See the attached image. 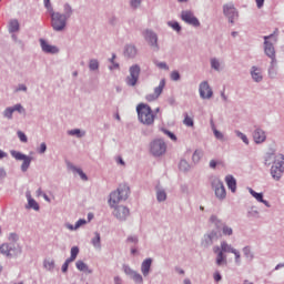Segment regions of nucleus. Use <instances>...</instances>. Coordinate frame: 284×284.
I'll list each match as a JSON object with an SVG mask.
<instances>
[{"instance_id":"1","label":"nucleus","mask_w":284,"mask_h":284,"mask_svg":"<svg viewBox=\"0 0 284 284\" xmlns=\"http://www.w3.org/2000/svg\"><path fill=\"white\" fill-rule=\"evenodd\" d=\"M8 241L10 243H3L0 245V254L7 256V258H17L23 254V247L21 245H17V241H19V234L9 233Z\"/></svg>"},{"instance_id":"2","label":"nucleus","mask_w":284,"mask_h":284,"mask_svg":"<svg viewBox=\"0 0 284 284\" xmlns=\"http://www.w3.org/2000/svg\"><path fill=\"white\" fill-rule=\"evenodd\" d=\"M130 196V186L126 184H120L115 191H112L109 195L110 207H115L121 201H126Z\"/></svg>"},{"instance_id":"3","label":"nucleus","mask_w":284,"mask_h":284,"mask_svg":"<svg viewBox=\"0 0 284 284\" xmlns=\"http://www.w3.org/2000/svg\"><path fill=\"white\" fill-rule=\"evenodd\" d=\"M138 119L143 125H154L156 115L152 112V108L145 103H140L136 106Z\"/></svg>"},{"instance_id":"4","label":"nucleus","mask_w":284,"mask_h":284,"mask_svg":"<svg viewBox=\"0 0 284 284\" xmlns=\"http://www.w3.org/2000/svg\"><path fill=\"white\" fill-rule=\"evenodd\" d=\"M51 18V28L54 32H63L68 28V21L62 14L61 11H51L49 13Z\"/></svg>"},{"instance_id":"5","label":"nucleus","mask_w":284,"mask_h":284,"mask_svg":"<svg viewBox=\"0 0 284 284\" xmlns=\"http://www.w3.org/2000/svg\"><path fill=\"white\" fill-rule=\"evenodd\" d=\"M211 187L219 201H225L227 199V191L225 190V184L217 176H211L210 179Z\"/></svg>"},{"instance_id":"6","label":"nucleus","mask_w":284,"mask_h":284,"mask_svg":"<svg viewBox=\"0 0 284 284\" xmlns=\"http://www.w3.org/2000/svg\"><path fill=\"white\" fill-rule=\"evenodd\" d=\"M264 54L268 57V59H276V49L274 48V43L278 41V38H276V31L274 33H271L270 36H264Z\"/></svg>"},{"instance_id":"7","label":"nucleus","mask_w":284,"mask_h":284,"mask_svg":"<svg viewBox=\"0 0 284 284\" xmlns=\"http://www.w3.org/2000/svg\"><path fill=\"white\" fill-rule=\"evenodd\" d=\"M284 155L277 154L275 156L274 163L271 168V176L274 179V181H281L284 173Z\"/></svg>"},{"instance_id":"8","label":"nucleus","mask_w":284,"mask_h":284,"mask_svg":"<svg viewBox=\"0 0 284 284\" xmlns=\"http://www.w3.org/2000/svg\"><path fill=\"white\" fill-rule=\"evenodd\" d=\"M222 9L223 14L227 19L229 23L234 26V23L239 21V9H236V7H234L232 3L223 4Z\"/></svg>"},{"instance_id":"9","label":"nucleus","mask_w":284,"mask_h":284,"mask_svg":"<svg viewBox=\"0 0 284 284\" xmlns=\"http://www.w3.org/2000/svg\"><path fill=\"white\" fill-rule=\"evenodd\" d=\"M150 152L153 156H163V154L168 152V144L161 139L153 140L150 143Z\"/></svg>"},{"instance_id":"10","label":"nucleus","mask_w":284,"mask_h":284,"mask_svg":"<svg viewBox=\"0 0 284 284\" xmlns=\"http://www.w3.org/2000/svg\"><path fill=\"white\" fill-rule=\"evenodd\" d=\"M139 77H141V67L139 64L130 67L129 75L125 79L126 85L134 88L139 83Z\"/></svg>"},{"instance_id":"11","label":"nucleus","mask_w":284,"mask_h":284,"mask_svg":"<svg viewBox=\"0 0 284 284\" xmlns=\"http://www.w3.org/2000/svg\"><path fill=\"white\" fill-rule=\"evenodd\" d=\"M10 154L16 161H23L21 164V172H26L27 170H30V165L32 163V156L26 155L19 151L11 150Z\"/></svg>"},{"instance_id":"12","label":"nucleus","mask_w":284,"mask_h":284,"mask_svg":"<svg viewBox=\"0 0 284 284\" xmlns=\"http://www.w3.org/2000/svg\"><path fill=\"white\" fill-rule=\"evenodd\" d=\"M181 19L184 21V23H187V26H192L193 28H200L201 21H199V18L194 16V12L191 10H184L181 12Z\"/></svg>"},{"instance_id":"13","label":"nucleus","mask_w":284,"mask_h":284,"mask_svg":"<svg viewBox=\"0 0 284 284\" xmlns=\"http://www.w3.org/2000/svg\"><path fill=\"white\" fill-rule=\"evenodd\" d=\"M14 112H18V114H26V108L22 106L21 103H17L13 106H8L2 112V116L4 119H8L9 121H12Z\"/></svg>"},{"instance_id":"14","label":"nucleus","mask_w":284,"mask_h":284,"mask_svg":"<svg viewBox=\"0 0 284 284\" xmlns=\"http://www.w3.org/2000/svg\"><path fill=\"white\" fill-rule=\"evenodd\" d=\"M143 37H144L145 41L149 43V45H151V48H153V50L159 52V36L156 34V32H154L150 29H146L143 32Z\"/></svg>"},{"instance_id":"15","label":"nucleus","mask_w":284,"mask_h":284,"mask_svg":"<svg viewBox=\"0 0 284 284\" xmlns=\"http://www.w3.org/2000/svg\"><path fill=\"white\" fill-rule=\"evenodd\" d=\"M123 272L126 276H129L135 284H143V275L141 273L134 271L130 265H123Z\"/></svg>"},{"instance_id":"16","label":"nucleus","mask_w":284,"mask_h":284,"mask_svg":"<svg viewBox=\"0 0 284 284\" xmlns=\"http://www.w3.org/2000/svg\"><path fill=\"white\" fill-rule=\"evenodd\" d=\"M163 90H165V79H162L158 87L154 88L153 93H149L145 95L146 101L152 103V101H156L161 94H163Z\"/></svg>"},{"instance_id":"17","label":"nucleus","mask_w":284,"mask_h":284,"mask_svg":"<svg viewBox=\"0 0 284 284\" xmlns=\"http://www.w3.org/2000/svg\"><path fill=\"white\" fill-rule=\"evenodd\" d=\"M199 92L200 97L202 99H212L214 97V91H212V87H210V82L207 81H202L199 85Z\"/></svg>"},{"instance_id":"18","label":"nucleus","mask_w":284,"mask_h":284,"mask_svg":"<svg viewBox=\"0 0 284 284\" xmlns=\"http://www.w3.org/2000/svg\"><path fill=\"white\" fill-rule=\"evenodd\" d=\"M113 209V216H115L118 221H128V216H130V209H128V206L118 205Z\"/></svg>"},{"instance_id":"19","label":"nucleus","mask_w":284,"mask_h":284,"mask_svg":"<svg viewBox=\"0 0 284 284\" xmlns=\"http://www.w3.org/2000/svg\"><path fill=\"white\" fill-rule=\"evenodd\" d=\"M214 241H219V232L215 230L204 234L202 239V247H211V245H214Z\"/></svg>"},{"instance_id":"20","label":"nucleus","mask_w":284,"mask_h":284,"mask_svg":"<svg viewBox=\"0 0 284 284\" xmlns=\"http://www.w3.org/2000/svg\"><path fill=\"white\" fill-rule=\"evenodd\" d=\"M39 42H40L41 50L42 52H44V54H59L60 52L59 47L50 44V42H48L43 38H41Z\"/></svg>"},{"instance_id":"21","label":"nucleus","mask_w":284,"mask_h":284,"mask_svg":"<svg viewBox=\"0 0 284 284\" xmlns=\"http://www.w3.org/2000/svg\"><path fill=\"white\" fill-rule=\"evenodd\" d=\"M213 252L214 254H216L215 264L219 267H223V265H227V255H225V253L221 251V246H214Z\"/></svg>"},{"instance_id":"22","label":"nucleus","mask_w":284,"mask_h":284,"mask_svg":"<svg viewBox=\"0 0 284 284\" xmlns=\"http://www.w3.org/2000/svg\"><path fill=\"white\" fill-rule=\"evenodd\" d=\"M253 140L254 143L261 145V143H265V141H267V134L265 133V131H263V129L257 126L253 131Z\"/></svg>"},{"instance_id":"23","label":"nucleus","mask_w":284,"mask_h":284,"mask_svg":"<svg viewBox=\"0 0 284 284\" xmlns=\"http://www.w3.org/2000/svg\"><path fill=\"white\" fill-rule=\"evenodd\" d=\"M250 74H251V79L255 82V83H261V81H263V69L253 65L250 70Z\"/></svg>"},{"instance_id":"24","label":"nucleus","mask_w":284,"mask_h":284,"mask_svg":"<svg viewBox=\"0 0 284 284\" xmlns=\"http://www.w3.org/2000/svg\"><path fill=\"white\" fill-rule=\"evenodd\" d=\"M267 74L271 79H276L278 77V60L271 59L268 69H267Z\"/></svg>"},{"instance_id":"25","label":"nucleus","mask_w":284,"mask_h":284,"mask_svg":"<svg viewBox=\"0 0 284 284\" xmlns=\"http://www.w3.org/2000/svg\"><path fill=\"white\" fill-rule=\"evenodd\" d=\"M152 263L153 260L151 257L145 258L141 264V273L144 278H148L150 276V272H152Z\"/></svg>"},{"instance_id":"26","label":"nucleus","mask_w":284,"mask_h":284,"mask_svg":"<svg viewBox=\"0 0 284 284\" xmlns=\"http://www.w3.org/2000/svg\"><path fill=\"white\" fill-rule=\"evenodd\" d=\"M61 16L69 21L72 19V17H74V8L70 4V2H64L62 4Z\"/></svg>"},{"instance_id":"27","label":"nucleus","mask_w":284,"mask_h":284,"mask_svg":"<svg viewBox=\"0 0 284 284\" xmlns=\"http://www.w3.org/2000/svg\"><path fill=\"white\" fill-rule=\"evenodd\" d=\"M210 65L211 70H214L215 72H222V70L225 68V64L219 58H211Z\"/></svg>"},{"instance_id":"28","label":"nucleus","mask_w":284,"mask_h":284,"mask_svg":"<svg viewBox=\"0 0 284 284\" xmlns=\"http://www.w3.org/2000/svg\"><path fill=\"white\" fill-rule=\"evenodd\" d=\"M21 30V24L18 19H11L8 23V32L9 34H17Z\"/></svg>"},{"instance_id":"29","label":"nucleus","mask_w":284,"mask_h":284,"mask_svg":"<svg viewBox=\"0 0 284 284\" xmlns=\"http://www.w3.org/2000/svg\"><path fill=\"white\" fill-rule=\"evenodd\" d=\"M26 197L28 201V204L26 206L27 210H34L36 212H39L40 210L39 203H37L36 199H32V194H30V192H27Z\"/></svg>"},{"instance_id":"30","label":"nucleus","mask_w":284,"mask_h":284,"mask_svg":"<svg viewBox=\"0 0 284 284\" xmlns=\"http://www.w3.org/2000/svg\"><path fill=\"white\" fill-rule=\"evenodd\" d=\"M155 192L158 203H164V201H168V193L165 192V189L156 186Z\"/></svg>"},{"instance_id":"31","label":"nucleus","mask_w":284,"mask_h":284,"mask_svg":"<svg viewBox=\"0 0 284 284\" xmlns=\"http://www.w3.org/2000/svg\"><path fill=\"white\" fill-rule=\"evenodd\" d=\"M225 183L229 190H231V192L234 194L236 192V179L233 178V175H226Z\"/></svg>"},{"instance_id":"32","label":"nucleus","mask_w":284,"mask_h":284,"mask_svg":"<svg viewBox=\"0 0 284 284\" xmlns=\"http://www.w3.org/2000/svg\"><path fill=\"white\" fill-rule=\"evenodd\" d=\"M136 47L134 44H128L124 48V54L125 57H129V59H134L136 57Z\"/></svg>"},{"instance_id":"33","label":"nucleus","mask_w":284,"mask_h":284,"mask_svg":"<svg viewBox=\"0 0 284 284\" xmlns=\"http://www.w3.org/2000/svg\"><path fill=\"white\" fill-rule=\"evenodd\" d=\"M75 267L77 270H79V272H85V274H92V268H90V266H88V264H85L83 261L79 260L75 263Z\"/></svg>"},{"instance_id":"34","label":"nucleus","mask_w":284,"mask_h":284,"mask_svg":"<svg viewBox=\"0 0 284 284\" xmlns=\"http://www.w3.org/2000/svg\"><path fill=\"white\" fill-rule=\"evenodd\" d=\"M236 248L232 246V244H229L227 242L223 241L221 242L220 252L223 254L229 253L232 254Z\"/></svg>"},{"instance_id":"35","label":"nucleus","mask_w":284,"mask_h":284,"mask_svg":"<svg viewBox=\"0 0 284 284\" xmlns=\"http://www.w3.org/2000/svg\"><path fill=\"white\" fill-rule=\"evenodd\" d=\"M209 221L215 225L216 230H222L223 225L225 224V222H223V220L219 219L216 215H211Z\"/></svg>"},{"instance_id":"36","label":"nucleus","mask_w":284,"mask_h":284,"mask_svg":"<svg viewBox=\"0 0 284 284\" xmlns=\"http://www.w3.org/2000/svg\"><path fill=\"white\" fill-rule=\"evenodd\" d=\"M211 129L213 131V134L217 141H225V135L216 129V125L214 124V121L211 120Z\"/></svg>"},{"instance_id":"37","label":"nucleus","mask_w":284,"mask_h":284,"mask_svg":"<svg viewBox=\"0 0 284 284\" xmlns=\"http://www.w3.org/2000/svg\"><path fill=\"white\" fill-rule=\"evenodd\" d=\"M203 150L202 149H197L193 152V155H192V162L196 165L199 163H201V160L203 159Z\"/></svg>"},{"instance_id":"38","label":"nucleus","mask_w":284,"mask_h":284,"mask_svg":"<svg viewBox=\"0 0 284 284\" xmlns=\"http://www.w3.org/2000/svg\"><path fill=\"white\" fill-rule=\"evenodd\" d=\"M68 168H69V170H72L73 172L79 174V176L82 179V181H88V175L85 173H83V170L77 168L74 164H71V163L68 164Z\"/></svg>"},{"instance_id":"39","label":"nucleus","mask_w":284,"mask_h":284,"mask_svg":"<svg viewBox=\"0 0 284 284\" xmlns=\"http://www.w3.org/2000/svg\"><path fill=\"white\" fill-rule=\"evenodd\" d=\"M91 244L95 250H101V233L99 232L94 233V237H92Z\"/></svg>"},{"instance_id":"40","label":"nucleus","mask_w":284,"mask_h":284,"mask_svg":"<svg viewBox=\"0 0 284 284\" xmlns=\"http://www.w3.org/2000/svg\"><path fill=\"white\" fill-rule=\"evenodd\" d=\"M43 267L44 270H47V272H54V267H55L54 260L45 258L43 261Z\"/></svg>"},{"instance_id":"41","label":"nucleus","mask_w":284,"mask_h":284,"mask_svg":"<svg viewBox=\"0 0 284 284\" xmlns=\"http://www.w3.org/2000/svg\"><path fill=\"white\" fill-rule=\"evenodd\" d=\"M69 136H77L78 139H82L85 136V131H81V129H72L68 131Z\"/></svg>"},{"instance_id":"42","label":"nucleus","mask_w":284,"mask_h":284,"mask_svg":"<svg viewBox=\"0 0 284 284\" xmlns=\"http://www.w3.org/2000/svg\"><path fill=\"white\" fill-rule=\"evenodd\" d=\"M114 59H116V53H112V57L109 59V63H111V65H109V70L111 72H113V70H119L120 68L119 63L115 62Z\"/></svg>"},{"instance_id":"43","label":"nucleus","mask_w":284,"mask_h":284,"mask_svg":"<svg viewBox=\"0 0 284 284\" xmlns=\"http://www.w3.org/2000/svg\"><path fill=\"white\" fill-rule=\"evenodd\" d=\"M242 252L247 261H254V253H252V248L250 246H244Z\"/></svg>"},{"instance_id":"44","label":"nucleus","mask_w":284,"mask_h":284,"mask_svg":"<svg viewBox=\"0 0 284 284\" xmlns=\"http://www.w3.org/2000/svg\"><path fill=\"white\" fill-rule=\"evenodd\" d=\"M220 230L223 236H232V234H234V230L227 224H224L223 227Z\"/></svg>"},{"instance_id":"45","label":"nucleus","mask_w":284,"mask_h":284,"mask_svg":"<svg viewBox=\"0 0 284 284\" xmlns=\"http://www.w3.org/2000/svg\"><path fill=\"white\" fill-rule=\"evenodd\" d=\"M248 192L253 199H255L258 203H262L263 201V193H257L252 187H248Z\"/></svg>"},{"instance_id":"46","label":"nucleus","mask_w":284,"mask_h":284,"mask_svg":"<svg viewBox=\"0 0 284 284\" xmlns=\"http://www.w3.org/2000/svg\"><path fill=\"white\" fill-rule=\"evenodd\" d=\"M99 60H97V59H91L90 61H89V70L91 71V72H97V70H99Z\"/></svg>"},{"instance_id":"47","label":"nucleus","mask_w":284,"mask_h":284,"mask_svg":"<svg viewBox=\"0 0 284 284\" xmlns=\"http://www.w3.org/2000/svg\"><path fill=\"white\" fill-rule=\"evenodd\" d=\"M126 243L131 246L139 245V236L138 235H129L126 237Z\"/></svg>"},{"instance_id":"48","label":"nucleus","mask_w":284,"mask_h":284,"mask_svg":"<svg viewBox=\"0 0 284 284\" xmlns=\"http://www.w3.org/2000/svg\"><path fill=\"white\" fill-rule=\"evenodd\" d=\"M77 256H79V246H73L71 247V255L68 260L74 263V261H77Z\"/></svg>"},{"instance_id":"49","label":"nucleus","mask_w":284,"mask_h":284,"mask_svg":"<svg viewBox=\"0 0 284 284\" xmlns=\"http://www.w3.org/2000/svg\"><path fill=\"white\" fill-rule=\"evenodd\" d=\"M235 134H236L237 139H241V141H243V143H245V145H250V139H247V135H245V133L236 130Z\"/></svg>"},{"instance_id":"50","label":"nucleus","mask_w":284,"mask_h":284,"mask_svg":"<svg viewBox=\"0 0 284 284\" xmlns=\"http://www.w3.org/2000/svg\"><path fill=\"white\" fill-rule=\"evenodd\" d=\"M179 169H180L182 172H187V171H190V163L187 162V160H181V161H180V164H179Z\"/></svg>"},{"instance_id":"51","label":"nucleus","mask_w":284,"mask_h":284,"mask_svg":"<svg viewBox=\"0 0 284 284\" xmlns=\"http://www.w3.org/2000/svg\"><path fill=\"white\" fill-rule=\"evenodd\" d=\"M169 28H172L175 32H181V24L178 21H169L168 22Z\"/></svg>"},{"instance_id":"52","label":"nucleus","mask_w":284,"mask_h":284,"mask_svg":"<svg viewBox=\"0 0 284 284\" xmlns=\"http://www.w3.org/2000/svg\"><path fill=\"white\" fill-rule=\"evenodd\" d=\"M153 63L154 65H156V68H159V70H170V67L166 62H160L159 60H154Z\"/></svg>"},{"instance_id":"53","label":"nucleus","mask_w":284,"mask_h":284,"mask_svg":"<svg viewBox=\"0 0 284 284\" xmlns=\"http://www.w3.org/2000/svg\"><path fill=\"white\" fill-rule=\"evenodd\" d=\"M162 132H163V134L169 136V139H171V141H174V142L178 141L176 134L172 133V131L166 130V129H162Z\"/></svg>"},{"instance_id":"54","label":"nucleus","mask_w":284,"mask_h":284,"mask_svg":"<svg viewBox=\"0 0 284 284\" xmlns=\"http://www.w3.org/2000/svg\"><path fill=\"white\" fill-rule=\"evenodd\" d=\"M44 8L48 12V14L52 13L54 11V8L52 7V2L50 0H43Z\"/></svg>"},{"instance_id":"55","label":"nucleus","mask_w":284,"mask_h":284,"mask_svg":"<svg viewBox=\"0 0 284 284\" xmlns=\"http://www.w3.org/2000/svg\"><path fill=\"white\" fill-rule=\"evenodd\" d=\"M184 125H186L187 128H193L194 126V120H192V118H190L187 115V113H185V118L183 121Z\"/></svg>"},{"instance_id":"56","label":"nucleus","mask_w":284,"mask_h":284,"mask_svg":"<svg viewBox=\"0 0 284 284\" xmlns=\"http://www.w3.org/2000/svg\"><path fill=\"white\" fill-rule=\"evenodd\" d=\"M17 136L20 139L21 143H28V135H26L23 131H18Z\"/></svg>"},{"instance_id":"57","label":"nucleus","mask_w":284,"mask_h":284,"mask_svg":"<svg viewBox=\"0 0 284 284\" xmlns=\"http://www.w3.org/2000/svg\"><path fill=\"white\" fill-rule=\"evenodd\" d=\"M232 254L235 256V264L241 265V251L235 248Z\"/></svg>"},{"instance_id":"58","label":"nucleus","mask_w":284,"mask_h":284,"mask_svg":"<svg viewBox=\"0 0 284 284\" xmlns=\"http://www.w3.org/2000/svg\"><path fill=\"white\" fill-rule=\"evenodd\" d=\"M171 81H181V73H179V71H172Z\"/></svg>"},{"instance_id":"59","label":"nucleus","mask_w":284,"mask_h":284,"mask_svg":"<svg viewBox=\"0 0 284 284\" xmlns=\"http://www.w3.org/2000/svg\"><path fill=\"white\" fill-rule=\"evenodd\" d=\"M272 159H274V154L267 153L264 158L265 165H272Z\"/></svg>"},{"instance_id":"60","label":"nucleus","mask_w":284,"mask_h":284,"mask_svg":"<svg viewBox=\"0 0 284 284\" xmlns=\"http://www.w3.org/2000/svg\"><path fill=\"white\" fill-rule=\"evenodd\" d=\"M14 92H28V87L23 83L18 84V87L14 89Z\"/></svg>"},{"instance_id":"61","label":"nucleus","mask_w":284,"mask_h":284,"mask_svg":"<svg viewBox=\"0 0 284 284\" xmlns=\"http://www.w3.org/2000/svg\"><path fill=\"white\" fill-rule=\"evenodd\" d=\"M47 150H48V144H45V142H42L40 144V148L38 149V153L39 154H45Z\"/></svg>"},{"instance_id":"62","label":"nucleus","mask_w":284,"mask_h":284,"mask_svg":"<svg viewBox=\"0 0 284 284\" xmlns=\"http://www.w3.org/2000/svg\"><path fill=\"white\" fill-rule=\"evenodd\" d=\"M130 6L133 10H136V8L141 7V0H130Z\"/></svg>"},{"instance_id":"63","label":"nucleus","mask_w":284,"mask_h":284,"mask_svg":"<svg viewBox=\"0 0 284 284\" xmlns=\"http://www.w3.org/2000/svg\"><path fill=\"white\" fill-rule=\"evenodd\" d=\"M70 263H72V261H70L69 258L65 260V262L62 264V272L63 274H65V272H68V267H70Z\"/></svg>"},{"instance_id":"64","label":"nucleus","mask_w":284,"mask_h":284,"mask_svg":"<svg viewBox=\"0 0 284 284\" xmlns=\"http://www.w3.org/2000/svg\"><path fill=\"white\" fill-rule=\"evenodd\" d=\"M247 216H252L254 219L258 217V211L254 210V209H251L248 212H247Z\"/></svg>"}]
</instances>
